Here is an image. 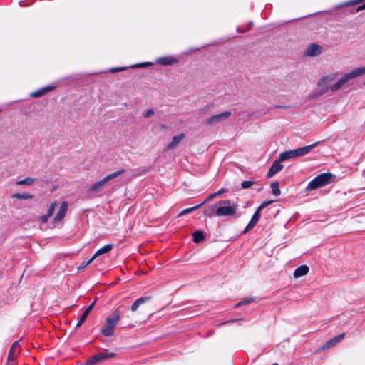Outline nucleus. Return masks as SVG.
<instances>
[{
  "instance_id": "38",
  "label": "nucleus",
  "mask_w": 365,
  "mask_h": 365,
  "mask_svg": "<svg viewBox=\"0 0 365 365\" xmlns=\"http://www.w3.org/2000/svg\"><path fill=\"white\" fill-rule=\"evenodd\" d=\"M126 68L125 67H115V68H111L110 69V72L111 73H117V72H120V71H123L124 70H125Z\"/></svg>"
},
{
  "instance_id": "47",
  "label": "nucleus",
  "mask_w": 365,
  "mask_h": 365,
  "mask_svg": "<svg viewBox=\"0 0 365 365\" xmlns=\"http://www.w3.org/2000/svg\"><path fill=\"white\" fill-rule=\"evenodd\" d=\"M364 84L365 85V82L364 83Z\"/></svg>"
},
{
  "instance_id": "40",
  "label": "nucleus",
  "mask_w": 365,
  "mask_h": 365,
  "mask_svg": "<svg viewBox=\"0 0 365 365\" xmlns=\"http://www.w3.org/2000/svg\"><path fill=\"white\" fill-rule=\"evenodd\" d=\"M293 153L294 158L302 156L299 148L292 150Z\"/></svg>"
},
{
  "instance_id": "12",
  "label": "nucleus",
  "mask_w": 365,
  "mask_h": 365,
  "mask_svg": "<svg viewBox=\"0 0 365 365\" xmlns=\"http://www.w3.org/2000/svg\"><path fill=\"white\" fill-rule=\"evenodd\" d=\"M67 210L68 202L64 201L61 204L60 208L53 218V222L57 223L61 222L65 217Z\"/></svg>"
},
{
  "instance_id": "32",
  "label": "nucleus",
  "mask_w": 365,
  "mask_h": 365,
  "mask_svg": "<svg viewBox=\"0 0 365 365\" xmlns=\"http://www.w3.org/2000/svg\"><path fill=\"white\" fill-rule=\"evenodd\" d=\"M255 184L254 181L251 180H245L241 184V187L242 189H247L250 187H252Z\"/></svg>"
},
{
  "instance_id": "20",
  "label": "nucleus",
  "mask_w": 365,
  "mask_h": 365,
  "mask_svg": "<svg viewBox=\"0 0 365 365\" xmlns=\"http://www.w3.org/2000/svg\"><path fill=\"white\" fill-rule=\"evenodd\" d=\"M177 61L171 56H164L158 59L157 62L163 66H169L175 63Z\"/></svg>"
},
{
  "instance_id": "10",
  "label": "nucleus",
  "mask_w": 365,
  "mask_h": 365,
  "mask_svg": "<svg viewBox=\"0 0 365 365\" xmlns=\"http://www.w3.org/2000/svg\"><path fill=\"white\" fill-rule=\"evenodd\" d=\"M345 336V333H341L338 336L333 337L332 339L328 340L323 346H321V351H324L325 349H329L334 346H336L338 343H339Z\"/></svg>"
},
{
  "instance_id": "26",
  "label": "nucleus",
  "mask_w": 365,
  "mask_h": 365,
  "mask_svg": "<svg viewBox=\"0 0 365 365\" xmlns=\"http://www.w3.org/2000/svg\"><path fill=\"white\" fill-rule=\"evenodd\" d=\"M202 207V206H201V205H200V204H198V205H195V206H193V207H192L186 208V209L183 210L182 212H180L178 214V217H182V216L185 215H187V214H188V213H190V212H192V211H195V210H196L199 209V208H200V207Z\"/></svg>"
},
{
  "instance_id": "9",
  "label": "nucleus",
  "mask_w": 365,
  "mask_h": 365,
  "mask_svg": "<svg viewBox=\"0 0 365 365\" xmlns=\"http://www.w3.org/2000/svg\"><path fill=\"white\" fill-rule=\"evenodd\" d=\"M230 115H231V113L229 111H225V112L221 113L220 114L212 115L206 119L205 124L207 125H214L223 119H226V118H229Z\"/></svg>"
},
{
  "instance_id": "28",
  "label": "nucleus",
  "mask_w": 365,
  "mask_h": 365,
  "mask_svg": "<svg viewBox=\"0 0 365 365\" xmlns=\"http://www.w3.org/2000/svg\"><path fill=\"white\" fill-rule=\"evenodd\" d=\"M12 197L18 200H27L32 198L33 196L28 192H23L14 194Z\"/></svg>"
},
{
  "instance_id": "22",
  "label": "nucleus",
  "mask_w": 365,
  "mask_h": 365,
  "mask_svg": "<svg viewBox=\"0 0 365 365\" xmlns=\"http://www.w3.org/2000/svg\"><path fill=\"white\" fill-rule=\"evenodd\" d=\"M192 237L193 242L195 243H200L205 239L204 233L202 230L195 231L192 234Z\"/></svg>"
},
{
  "instance_id": "31",
  "label": "nucleus",
  "mask_w": 365,
  "mask_h": 365,
  "mask_svg": "<svg viewBox=\"0 0 365 365\" xmlns=\"http://www.w3.org/2000/svg\"><path fill=\"white\" fill-rule=\"evenodd\" d=\"M95 259V258L93 257V256L89 259L87 261H84L81 263V264L78 267V269L80 271V270H82L83 269H85L88 265H89L93 260Z\"/></svg>"
},
{
  "instance_id": "34",
  "label": "nucleus",
  "mask_w": 365,
  "mask_h": 365,
  "mask_svg": "<svg viewBox=\"0 0 365 365\" xmlns=\"http://www.w3.org/2000/svg\"><path fill=\"white\" fill-rule=\"evenodd\" d=\"M274 202V200H268V201H265L264 202H262L259 207H258V210H259L260 211H262L264 208L267 207V206H269V205L272 204Z\"/></svg>"
},
{
  "instance_id": "5",
  "label": "nucleus",
  "mask_w": 365,
  "mask_h": 365,
  "mask_svg": "<svg viewBox=\"0 0 365 365\" xmlns=\"http://www.w3.org/2000/svg\"><path fill=\"white\" fill-rule=\"evenodd\" d=\"M125 173V170L123 169L119 170L116 172H114L113 173H110L108 175H106L105 178L101 179V180L96 182L94 183L90 188L89 192H98L103 189L104 185L109 182L110 180L118 177L119 175H122Z\"/></svg>"
},
{
  "instance_id": "46",
  "label": "nucleus",
  "mask_w": 365,
  "mask_h": 365,
  "mask_svg": "<svg viewBox=\"0 0 365 365\" xmlns=\"http://www.w3.org/2000/svg\"><path fill=\"white\" fill-rule=\"evenodd\" d=\"M272 365H278V364L277 363H274V364H273Z\"/></svg>"
},
{
  "instance_id": "23",
  "label": "nucleus",
  "mask_w": 365,
  "mask_h": 365,
  "mask_svg": "<svg viewBox=\"0 0 365 365\" xmlns=\"http://www.w3.org/2000/svg\"><path fill=\"white\" fill-rule=\"evenodd\" d=\"M363 2H365V0H350L346 3V4L347 5H357V4H361ZM364 9H365V3L361 4L359 6H358L356 8V11L358 12V11H362Z\"/></svg>"
},
{
  "instance_id": "30",
  "label": "nucleus",
  "mask_w": 365,
  "mask_h": 365,
  "mask_svg": "<svg viewBox=\"0 0 365 365\" xmlns=\"http://www.w3.org/2000/svg\"><path fill=\"white\" fill-rule=\"evenodd\" d=\"M97 299H96L92 304H91L86 309V310L83 312V314L81 315V318H82L83 320L86 321V319H87L88 317V315L89 314V313L92 311V309H93V307L96 302Z\"/></svg>"
},
{
  "instance_id": "33",
  "label": "nucleus",
  "mask_w": 365,
  "mask_h": 365,
  "mask_svg": "<svg viewBox=\"0 0 365 365\" xmlns=\"http://www.w3.org/2000/svg\"><path fill=\"white\" fill-rule=\"evenodd\" d=\"M152 64L153 63L150 62H143V63L133 65L131 66V68H145V67L151 66Z\"/></svg>"
},
{
  "instance_id": "15",
  "label": "nucleus",
  "mask_w": 365,
  "mask_h": 365,
  "mask_svg": "<svg viewBox=\"0 0 365 365\" xmlns=\"http://www.w3.org/2000/svg\"><path fill=\"white\" fill-rule=\"evenodd\" d=\"M53 89H54V86H45V87H43L37 91H35L34 92L31 93L30 96L33 98H39V97L44 96L45 94L51 91Z\"/></svg>"
},
{
  "instance_id": "18",
  "label": "nucleus",
  "mask_w": 365,
  "mask_h": 365,
  "mask_svg": "<svg viewBox=\"0 0 365 365\" xmlns=\"http://www.w3.org/2000/svg\"><path fill=\"white\" fill-rule=\"evenodd\" d=\"M185 138L184 133H181L179 135L174 136L172 141L168 145L167 148L170 150L175 148Z\"/></svg>"
},
{
  "instance_id": "1",
  "label": "nucleus",
  "mask_w": 365,
  "mask_h": 365,
  "mask_svg": "<svg viewBox=\"0 0 365 365\" xmlns=\"http://www.w3.org/2000/svg\"><path fill=\"white\" fill-rule=\"evenodd\" d=\"M334 178V175L331 173H324L319 174L309 182L306 187V190L311 191L320 187L325 186L329 184Z\"/></svg>"
},
{
  "instance_id": "25",
  "label": "nucleus",
  "mask_w": 365,
  "mask_h": 365,
  "mask_svg": "<svg viewBox=\"0 0 365 365\" xmlns=\"http://www.w3.org/2000/svg\"><path fill=\"white\" fill-rule=\"evenodd\" d=\"M318 144H319V143L317 142V143H314L312 145H307V146H304V147H302V148H299L302 156L309 153Z\"/></svg>"
},
{
  "instance_id": "35",
  "label": "nucleus",
  "mask_w": 365,
  "mask_h": 365,
  "mask_svg": "<svg viewBox=\"0 0 365 365\" xmlns=\"http://www.w3.org/2000/svg\"><path fill=\"white\" fill-rule=\"evenodd\" d=\"M253 301H254V299L251 297V298H249V299H245L243 301L238 302L237 304L236 307H238L242 305L247 304L252 302Z\"/></svg>"
},
{
  "instance_id": "2",
  "label": "nucleus",
  "mask_w": 365,
  "mask_h": 365,
  "mask_svg": "<svg viewBox=\"0 0 365 365\" xmlns=\"http://www.w3.org/2000/svg\"><path fill=\"white\" fill-rule=\"evenodd\" d=\"M120 319V314L118 309H116L111 316L106 319L104 326L101 328V332L105 336H112L114 335V329Z\"/></svg>"
},
{
  "instance_id": "44",
  "label": "nucleus",
  "mask_w": 365,
  "mask_h": 365,
  "mask_svg": "<svg viewBox=\"0 0 365 365\" xmlns=\"http://www.w3.org/2000/svg\"><path fill=\"white\" fill-rule=\"evenodd\" d=\"M276 108H289V106H277Z\"/></svg>"
},
{
  "instance_id": "13",
  "label": "nucleus",
  "mask_w": 365,
  "mask_h": 365,
  "mask_svg": "<svg viewBox=\"0 0 365 365\" xmlns=\"http://www.w3.org/2000/svg\"><path fill=\"white\" fill-rule=\"evenodd\" d=\"M283 167V165L281 164V161L279 159L274 160L267 173V178H270L273 177L276 173L282 170Z\"/></svg>"
},
{
  "instance_id": "42",
  "label": "nucleus",
  "mask_w": 365,
  "mask_h": 365,
  "mask_svg": "<svg viewBox=\"0 0 365 365\" xmlns=\"http://www.w3.org/2000/svg\"><path fill=\"white\" fill-rule=\"evenodd\" d=\"M84 322H85V320H83L82 318H80L76 324V327H80Z\"/></svg>"
},
{
  "instance_id": "27",
  "label": "nucleus",
  "mask_w": 365,
  "mask_h": 365,
  "mask_svg": "<svg viewBox=\"0 0 365 365\" xmlns=\"http://www.w3.org/2000/svg\"><path fill=\"white\" fill-rule=\"evenodd\" d=\"M271 188H272V194L274 196H279L280 195L281 191H280V189H279V182L277 181L272 182Z\"/></svg>"
},
{
  "instance_id": "43",
  "label": "nucleus",
  "mask_w": 365,
  "mask_h": 365,
  "mask_svg": "<svg viewBox=\"0 0 365 365\" xmlns=\"http://www.w3.org/2000/svg\"><path fill=\"white\" fill-rule=\"evenodd\" d=\"M84 322H85V320H83L82 318H80L76 324V327H80Z\"/></svg>"
},
{
  "instance_id": "24",
  "label": "nucleus",
  "mask_w": 365,
  "mask_h": 365,
  "mask_svg": "<svg viewBox=\"0 0 365 365\" xmlns=\"http://www.w3.org/2000/svg\"><path fill=\"white\" fill-rule=\"evenodd\" d=\"M290 158H294V156H293V153H292V150H287V151H284V152H282V153H280L279 156V160L282 162V161H285L288 159H290Z\"/></svg>"
},
{
  "instance_id": "39",
  "label": "nucleus",
  "mask_w": 365,
  "mask_h": 365,
  "mask_svg": "<svg viewBox=\"0 0 365 365\" xmlns=\"http://www.w3.org/2000/svg\"><path fill=\"white\" fill-rule=\"evenodd\" d=\"M155 114V111L153 109H148L144 114L143 116L145 118H150Z\"/></svg>"
},
{
  "instance_id": "4",
  "label": "nucleus",
  "mask_w": 365,
  "mask_h": 365,
  "mask_svg": "<svg viewBox=\"0 0 365 365\" xmlns=\"http://www.w3.org/2000/svg\"><path fill=\"white\" fill-rule=\"evenodd\" d=\"M218 204L221 205L222 206L216 209L215 213L216 216H232L236 213L237 210V205L233 204L231 205L230 200H220L218 202Z\"/></svg>"
},
{
  "instance_id": "19",
  "label": "nucleus",
  "mask_w": 365,
  "mask_h": 365,
  "mask_svg": "<svg viewBox=\"0 0 365 365\" xmlns=\"http://www.w3.org/2000/svg\"><path fill=\"white\" fill-rule=\"evenodd\" d=\"M150 297H140L138 299H136L133 304L131 306V311L135 312L138 309V308L146 302L147 301L150 299Z\"/></svg>"
},
{
  "instance_id": "6",
  "label": "nucleus",
  "mask_w": 365,
  "mask_h": 365,
  "mask_svg": "<svg viewBox=\"0 0 365 365\" xmlns=\"http://www.w3.org/2000/svg\"><path fill=\"white\" fill-rule=\"evenodd\" d=\"M334 79V76H326L322 77L318 82L317 86L319 89V91L315 92L310 95V98H316L322 94L327 93L330 88H329V83L331 82Z\"/></svg>"
},
{
  "instance_id": "3",
  "label": "nucleus",
  "mask_w": 365,
  "mask_h": 365,
  "mask_svg": "<svg viewBox=\"0 0 365 365\" xmlns=\"http://www.w3.org/2000/svg\"><path fill=\"white\" fill-rule=\"evenodd\" d=\"M365 74V67H359L352 70L350 73H346L334 85L330 87V90L333 92L339 90L344 86L348 81L354 78Z\"/></svg>"
},
{
  "instance_id": "8",
  "label": "nucleus",
  "mask_w": 365,
  "mask_h": 365,
  "mask_svg": "<svg viewBox=\"0 0 365 365\" xmlns=\"http://www.w3.org/2000/svg\"><path fill=\"white\" fill-rule=\"evenodd\" d=\"M21 351V346L19 341H16L11 345L9 354H8V363L11 364L14 363L17 358L18 355Z\"/></svg>"
},
{
  "instance_id": "17",
  "label": "nucleus",
  "mask_w": 365,
  "mask_h": 365,
  "mask_svg": "<svg viewBox=\"0 0 365 365\" xmlns=\"http://www.w3.org/2000/svg\"><path fill=\"white\" fill-rule=\"evenodd\" d=\"M309 267L304 264L298 267L294 272V277L295 278H299L302 276L306 275L309 272Z\"/></svg>"
},
{
  "instance_id": "7",
  "label": "nucleus",
  "mask_w": 365,
  "mask_h": 365,
  "mask_svg": "<svg viewBox=\"0 0 365 365\" xmlns=\"http://www.w3.org/2000/svg\"><path fill=\"white\" fill-rule=\"evenodd\" d=\"M115 354L110 351L99 352L92 356L86 361V365H93L97 363L113 359L115 357Z\"/></svg>"
},
{
  "instance_id": "21",
  "label": "nucleus",
  "mask_w": 365,
  "mask_h": 365,
  "mask_svg": "<svg viewBox=\"0 0 365 365\" xmlns=\"http://www.w3.org/2000/svg\"><path fill=\"white\" fill-rule=\"evenodd\" d=\"M113 244H107V245H104L103 247H102L101 248H100L99 250H98L93 256L96 259L97 257L100 256L101 255L110 252L113 249Z\"/></svg>"
},
{
  "instance_id": "14",
  "label": "nucleus",
  "mask_w": 365,
  "mask_h": 365,
  "mask_svg": "<svg viewBox=\"0 0 365 365\" xmlns=\"http://www.w3.org/2000/svg\"><path fill=\"white\" fill-rule=\"evenodd\" d=\"M57 205V202L54 201L51 205L49 208L47 210V213L44 215L39 217V220L45 224L48 222V219L53 215L56 207Z\"/></svg>"
},
{
  "instance_id": "45",
  "label": "nucleus",
  "mask_w": 365,
  "mask_h": 365,
  "mask_svg": "<svg viewBox=\"0 0 365 365\" xmlns=\"http://www.w3.org/2000/svg\"><path fill=\"white\" fill-rule=\"evenodd\" d=\"M235 321H236V320H232V322H235ZM231 322V321H230V322H227L226 323H228V322Z\"/></svg>"
},
{
  "instance_id": "41",
  "label": "nucleus",
  "mask_w": 365,
  "mask_h": 365,
  "mask_svg": "<svg viewBox=\"0 0 365 365\" xmlns=\"http://www.w3.org/2000/svg\"><path fill=\"white\" fill-rule=\"evenodd\" d=\"M225 188H221L220 190H219L217 192H215V195H216V197L222 194V193H225Z\"/></svg>"
},
{
  "instance_id": "37",
  "label": "nucleus",
  "mask_w": 365,
  "mask_h": 365,
  "mask_svg": "<svg viewBox=\"0 0 365 365\" xmlns=\"http://www.w3.org/2000/svg\"><path fill=\"white\" fill-rule=\"evenodd\" d=\"M216 197V195L215 193H212L211 195H210L204 201H202L201 203H200L201 205V206H202L204 204H205L206 202L212 200L213 198H215Z\"/></svg>"
},
{
  "instance_id": "16",
  "label": "nucleus",
  "mask_w": 365,
  "mask_h": 365,
  "mask_svg": "<svg viewBox=\"0 0 365 365\" xmlns=\"http://www.w3.org/2000/svg\"><path fill=\"white\" fill-rule=\"evenodd\" d=\"M322 53V47L315 43L310 44L307 48V54L310 56H315Z\"/></svg>"
},
{
  "instance_id": "11",
  "label": "nucleus",
  "mask_w": 365,
  "mask_h": 365,
  "mask_svg": "<svg viewBox=\"0 0 365 365\" xmlns=\"http://www.w3.org/2000/svg\"><path fill=\"white\" fill-rule=\"evenodd\" d=\"M260 210L257 209L255 213L253 214L251 220H250L249 223L243 230L242 233L245 234L248 232L250 230H251L259 222L260 218Z\"/></svg>"
},
{
  "instance_id": "29",
  "label": "nucleus",
  "mask_w": 365,
  "mask_h": 365,
  "mask_svg": "<svg viewBox=\"0 0 365 365\" xmlns=\"http://www.w3.org/2000/svg\"><path fill=\"white\" fill-rule=\"evenodd\" d=\"M36 179L33 178H26L23 180H19L16 182L17 185H31L35 182Z\"/></svg>"
},
{
  "instance_id": "36",
  "label": "nucleus",
  "mask_w": 365,
  "mask_h": 365,
  "mask_svg": "<svg viewBox=\"0 0 365 365\" xmlns=\"http://www.w3.org/2000/svg\"><path fill=\"white\" fill-rule=\"evenodd\" d=\"M214 210L215 207L213 206H210L204 211V215L211 217Z\"/></svg>"
}]
</instances>
